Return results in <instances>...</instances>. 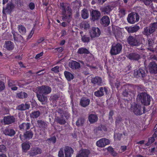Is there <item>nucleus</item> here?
I'll return each instance as SVG.
<instances>
[{
	"label": "nucleus",
	"mask_w": 157,
	"mask_h": 157,
	"mask_svg": "<svg viewBox=\"0 0 157 157\" xmlns=\"http://www.w3.org/2000/svg\"><path fill=\"white\" fill-rule=\"evenodd\" d=\"M60 9L62 10V17L63 21L69 23L71 21L72 17V11L70 6L67 7L64 2L60 4Z\"/></svg>",
	"instance_id": "f257e3e1"
},
{
	"label": "nucleus",
	"mask_w": 157,
	"mask_h": 157,
	"mask_svg": "<svg viewBox=\"0 0 157 157\" xmlns=\"http://www.w3.org/2000/svg\"><path fill=\"white\" fill-rule=\"evenodd\" d=\"M142 36L141 35L135 36H129L127 38V41L131 46H138L142 44Z\"/></svg>",
	"instance_id": "f03ea898"
},
{
	"label": "nucleus",
	"mask_w": 157,
	"mask_h": 157,
	"mask_svg": "<svg viewBox=\"0 0 157 157\" xmlns=\"http://www.w3.org/2000/svg\"><path fill=\"white\" fill-rule=\"evenodd\" d=\"M137 98L139 99L141 103L143 105L148 106L150 104L151 96L145 93H140L138 95Z\"/></svg>",
	"instance_id": "7ed1b4c3"
},
{
	"label": "nucleus",
	"mask_w": 157,
	"mask_h": 157,
	"mask_svg": "<svg viewBox=\"0 0 157 157\" xmlns=\"http://www.w3.org/2000/svg\"><path fill=\"white\" fill-rule=\"evenodd\" d=\"M65 157H71L72 155L74 152L73 149L71 147L66 146L64 149ZM59 157H64L63 151V148L60 149L58 152Z\"/></svg>",
	"instance_id": "20e7f679"
},
{
	"label": "nucleus",
	"mask_w": 157,
	"mask_h": 157,
	"mask_svg": "<svg viewBox=\"0 0 157 157\" xmlns=\"http://www.w3.org/2000/svg\"><path fill=\"white\" fill-rule=\"evenodd\" d=\"M157 29V25L155 23L151 24L148 27H145L142 33L147 36L154 33Z\"/></svg>",
	"instance_id": "39448f33"
},
{
	"label": "nucleus",
	"mask_w": 157,
	"mask_h": 157,
	"mask_svg": "<svg viewBox=\"0 0 157 157\" xmlns=\"http://www.w3.org/2000/svg\"><path fill=\"white\" fill-rule=\"evenodd\" d=\"M122 48V44L120 43H117L112 45L110 53L111 56L118 55L121 52Z\"/></svg>",
	"instance_id": "423d86ee"
},
{
	"label": "nucleus",
	"mask_w": 157,
	"mask_h": 157,
	"mask_svg": "<svg viewBox=\"0 0 157 157\" xmlns=\"http://www.w3.org/2000/svg\"><path fill=\"white\" fill-rule=\"evenodd\" d=\"M140 16L139 14L136 13L132 12L128 15L127 20L128 23L131 24H134L139 21Z\"/></svg>",
	"instance_id": "0eeeda50"
},
{
	"label": "nucleus",
	"mask_w": 157,
	"mask_h": 157,
	"mask_svg": "<svg viewBox=\"0 0 157 157\" xmlns=\"http://www.w3.org/2000/svg\"><path fill=\"white\" fill-rule=\"evenodd\" d=\"M147 73V71L144 68H140L134 71L133 75L136 78L143 80Z\"/></svg>",
	"instance_id": "6e6552de"
},
{
	"label": "nucleus",
	"mask_w": 157,
	"mask_h": 157,
	"mask_svg": "<svg viewBox=\"0 0 157 157\" xmlns=\"http://www.w3.org/2000/svg\"><path fill=\"white\" fill-rule=\"evenodd\" d=\"M38 93L44 95L49 94L52 91L51 87L46 85H43L37 88Z\"/></svg>",
	"instance_id": "1a4fd4ad"
},
{
	"label": "nucleus",
	"mask_w": 157,
	"mask_h": 157,
	"mask_svg": "<svg viewBox=\"0 0 157 157\" xmlns=\"http://www.w3.org/2000/svg\"><path fill=\"white\" fill-rule=\"evenodd\" d=\"M105 92L106 94L108 93V90L106 87H100L99 90L94 92V95L97 97H101L104 95Z\"/></svg>",
	"instance_id": "9d476101"
},
{
	"label": "nucleus",
	"mask_w": 157,
	"mask_h": 157,
	"mask_svg": "<svg viewBox=\"0 0 157 157\" xmlns=\"http://www.w3.org/2000/svg\"><path fill=\"white\" fill-rule=\"evenodd\" d=\"M90 20L91 21H98L100 17L101 14L100 12L96 10H93L90 14Z\"/></svg>",
	"instance_id": "9b49d317"
},
{
	"label": "nucleus",
	"mask_w": 157,
	"mask_h": 157,
	"mask_svg": "<svg viewBox=\"0 0 157 157\" xmlns=\"http://www.w3.org/2000/svg\"><path fill=\"white\" fill-rule=\"evenodd\" d=\"M133 112L136 116H140L142 114V106L141 105L136 104L133 108Z\"/></svg>",
	"instance_id": "f8f14e48"
},
{
	"label": "nucleus",
	"mask_w": 157,
	"mask_h": 157,
	"mask_svg": "<svg viewBox=\"0 0 157 157\" xmlns=\"http://www.w3.org/2000/svg\"><path fill=\"white\" fill-rule=\"evenodd\" d=\"M90 35L92 38L98 37L100 35V29L98 27H93L90 30Z\"/></svg>",
	"instance_id": "ddd939ff"
},
{
	"label": "nucleus",
	"mask_w": 157,
	"mask_h": 157,
	"mask_svg": "<svg viewBox=\"0 0 157 157\" xmlns=\"http://www.w3.org/2000/svg\"><path fill=\"white\" fill-rule=\"evenodd\" d=\"M15 121V119L13 116H8L5 117L1 121L4 124H9L14 122Z\"/></svg>",
	"instance_id": "4468645a"
},
{
	"label": "nucleus",
	"mask_w": 157,
	"mask_h": 157,
	"mask_svg": "<svg viewBox=\"0 0 157 157\" xmlns=\"http://www.w3.org/2000/svg\"><path fill=\"white\" fill-rule=\"evenodd\" d=\"M42 153V150L39 147H36L32 148L28 152V154L30 156H34Z\"/></svg>",
	"instance_id": "2eb2a0df"
},
{
	"label": "nucleus",
	"mask_w": 157,
	"mask_h": 157,
	"mask_svg": "<svg viewBox=\"0 0 157 157\" xmlns=\"http://www.w3.org/2000/svg\"><path fill=\"white\" fill-rule=\"evenodd\" d=\"M100 23L103 27H106L108 26L110 23V20L109 17L106 15L104 16L101 18Z\"/></svg>",
	"instance_id": "dca6fc26"
},
{
	"label": "nucleus",
	"mask_w": 157,
	"mask_h": 157,
	"mask_svg": "<svg viewBox=\"0 0 157 157\" xmlns=\"http://www.w3.org/2000/svg\"><path fill=\"white\" fill-rule=\"evenodd\" d=\"M109 140L108 139L103 138L97 141L96 144L99 147H102L109 144Z\"/></svg>",
	"instance_id": "f3484780"
},
{
	"label": "nucleus",
	"mask_w": 157,
	"mask_h": 157,
	"mask_svg": "<svg viewBox=\"0 0 157 157\" xmlns=\"http://www.w3.org/2000/svg\"><path fill=\"white\" fill-rule=\"evenodd\" d=\"M91 81L94 86H102L103 84L101 78L98 76L92 78Z\"/></svg>",
	"instance_id": "a211bd4d"
},
{
	"label": "nucleus",
	"mask_w": 157,
	"mask_h": 157,
	"mask_svg": "<svg viewBox=\"0 0 157 157\" xmlns=\"http://www.w3.org/2000/svg\"><path fill=\"white\" fill-rule=\"evenodd\" d=\"M127 58L131 60L138 61L140 58V56L136 52H132L127 56Z\"/></svg>",
	"instance_id": "6ab92c4d"
},
{
	"label": "nucleus",
	"mask_w": 157,
	"mask_h": 157,
	"mask_svg": "<svg viewBox=\"0 0 157 157\" xmlns=\"http://www.w3.org/2000/svg\"><path fill=\"white\" fill-rule=\"evenodd\" d=\"M149 72L151 74L157 73V64L154 62H151L148 65Z\"/></svg>",
	"instance_id": "aec40b11"
},
{
	"label": "nucleus",
	"mask_w": 157,
	"mask_h": 157,
	"mask_svg": "<svg viewBox=\"0 0 157 157\" xmlns=\"http://www.w3.org/2000/svg\"><path fill=\"white\" fill-rule=\"evenodd\" d=\"M90 151L87 149H83L79 151L76 157H88Z\"/></svg>",
	"instance_id": "412c9836"
},
{
	"label": "nucleus",
	"mask_w": 157,
	"mask_h": 157,
	"mask_svg": "<svg viewBox=\"0 0 157 157\" xmlns=\"http://www.w3.org/2000/svg\"><path fill=\"white\" fill-rule=\"evenodd\" d=\"M37 97L38 100L41 102L42 104H45L47 101V97L44 95L39 93L37 94Z\"/></svg>",
	"instance_id": "4be33fe9"
},
{
	"label": "nucleus",
	"mask_w": 157,
	"mask_h": 157,
	"mask_svg": "<svg viewBox=\"0 0 157 157\" xmlns=\"http://www.w3.org/2000/svg\"><path fill=\"white\" fill-rule=\"evenodd\" d=\"M4 45L6 49L9 51L13 50L14 47V43L10 41H6Z\"/></svg>",
	"instance_id": "5701e85b"
},
{
	"label": "nucleus",
	"mask_w": 157,
	"mask_h": 157,
	"mask_svg": "<svg viewBox=\"0 0 157 157\" xmlns=\"http://www.w3.org/2000/svg\"><path fill=\"white\" fill-rule=\"evenodd\" d=\"M30 107L29 103L26 102L25 104H21L18 105L17 107V109L20 111H24L27 109H29Z\"/></svg>",
	"instance_id": "b1692460"
},
{
	"label": "nucleus",
	"mask_w": 157,
	"mask_h": 157,
	"mask_svg": "<svg viewBox=\"0 0 157 157\" xmlns=\"http://www.w3.org/2000/svg\"><path fill=\"white\" fill-rule=\"evenodd\" d=\"M88 120L91 124H93L98 121V117L97 115L92 114L89 116Z\"/></svg>",
	"instance_id": "393cba45"
},
{
	"label": "nucleus",
	"mask_w": 157,
	"mask_h": 157,
	"mask_svg": "<svg viewBox=\"0 0 157 157\" xmlns=\"http://www.w3.org/2000/svg\"><path fill=\"white\" fill-rule=\"evenodd\" d=\"M90 101L89 99L86 98H82L80 101V105L82 107H85L89 104Z\"/></svg>",
	"instance_id": "a878e982"
},
{
	"label": "nucleus",
	"mask_w": 157,
	"mask_h": 157,
	"mask_svg": "<svg viewBox=\"0 0 157 157\" xmlns=\"http://www.w3.org/2000/svg\"><path fill=\"white\" fill-rule=\"evenodd\" d=\"M112 10V7L109 5L105 6L101 9V12L103 13L104 15L109 14L110 12Z\"/></svg>",
	"instance_id": "bb28decb"
},
{
	"label": "nucleus",
	"mask_w": 157,
	"mask_h": 157,
	"mask_svg": "<svg viewBox=\"0 0 157 157\" xmlns=\"http://www.w3.org/2000/svg\"><path fill=\"white\" fill-rule=\"evenodd\" d=\"M69 67L73 69H78L80 67V63L75 61H72L69 63Z\"/></svg>",
	"instance_id": "cd10ccee"
},
{
	"label": "nucleus",
	"mask_w": 157,
	"mask_h": 157,
	"mask_svg": "<svg viewBox=\"0 0 157 157\" xmlns=\"http://www.w3.org/2000/svg\"><path fill=\"white\" fill-rule=\"evenodd\" d=\"M31 144L29 142H26L23 143L21 146L23 151L25 152H27V151L29 149Z\"/></svg>",
	"instance_id": "c85d7f7f"
},
{
	"label": "nucleus",
	"mask_w": 157,
	"mask_h": 157,
	"mask_svg": "<svg viewBox=\"0 0 157 157\" xmlns=\"http://www.w3.org/2000/svg\"><path fill=\"white\" fill-rule=\"evenodd\" d=\"M48 123L42 120L37 121L36 126L38 128H46L48 125Z\"/></svg>",
	"instance_id": "c756f323"
},
{
	"label": "nucleus",
	"mask_w": 157,
	"mask_h": 157,
	"mask_svg": "<svg viewBox=\"0 0 157 157\" xmlns=\"http://www.w3.org/2000/svg\"><path fill=\"white\" fill-rule=\"evenodd\" d=\"M125 29L129 33H132L137 32L139 29L138 26H134L133 27H126Z\"/></svg>",
	"instance_id": "7c9ffc66"
},
{
	"label": "nucleus",
	"mask_w": 157,
	"mask_h": 157,
	"mask_svg": "<svg viewBox=\"0 0 157 157\" xmlns=\"http://www.w3.org/2000/svg\"><path fill=\"white\" fill-rule=\"evenodd\" d=\"M64 74L65 78L68 81H70L71 80L73 79L74 78V75L68 71H64Z\"/></svg>",
	"instance_id": "2f4dec72"
},
{
	"label": "nucleus",
	"mask_w": 157,
	"mask_h": 157,
	"mask_svg": "<svg viewBox=\"0 0 157 157\" xmlns=\"http://www.w3.org/2000/svg\"><path fill=\"white\" fill-rule=\"evenodd\" d=\"M4 133L6 135L12 136L14 135L15 132L14 130L13 129L6 128L4 130Z\"/></svg>",
	"instance_id": "473e14b6"
},
{
	"label": "nucleus",
	"mask_w": 157,
	"mask_h": 157,
	"mask_svg": "<svg viewBox=\"0 0 157 157\" xmlns=\"http://www.w3.org/2000/svg\"><path fill=\"white\" fill-rule=\"evenodd\" d=\"M14 6L12 3H8L6 5V8L3 7V12L4 13V10H6L7 12H11L14 8Z\"/></svg>",
	"instance_id": "72a5a7b5"
},
{
	"label": "nucleus",
	"mask_w": 157,
	"mask_h": 157,
	"mask_svg": "<svg viewBox=\"0 0 157 157\" xmlns=\"http://www.w3.org/2000/svg\"><path fill=\"white\" fill-rule=\"evenodd\" d=\"M78 54H89L90 53L88 49L84 47H82L79 48L77 52Z\"/></svg>",
	"instance_id": "f704fd0d"
},
{
	"label": "nucleus",
	"mask_w": 157,
	"mask_h": 157,
	"mask_svg": "<svg viewBox=\"0 0 157 157\" xmlns=\"http://www.w3.org/2000/svg\"><path fill=\"white\" fill-rule=\"evenodd\" d=\"M40 112L38 110L34 111L30 113V117L31 118H36L40 116Z\"/></svg>",
	"instance_id": "c9c22d12"
},
{
	"label": "nucleus",
	"mask_w": 157,
	"mask_h": 157,
	"mask_svg": "<svg viewBox=\"0 0 157 157\" xmlns=\"http://www.w3.org/2000/svg\"><path fill=\"white\" fill-rule=\"evenodd\" d=\"M81 15L82 18L84 19L87 18L89 17L88 11L85 9L82 10L81 11Z\"/></svg>",
	"instance_id": "e433bc0d"
},
{
	"label": "nucleus",
	"mask_w": 157,
	"mask_h": 157,
	"mask_svg": "<svg viewBox=\"0 0 157 157\" xmlns=\"http://www.w3.org/2000/svg\"><path fill=\"white\" fill-rule=\"evenodd\" d=\"M16 97L19 98L23 99L27 98L28 94L25 92L21 91L17 94Z\"/></svg>",
	"instance_id": "4c0bfd02"
},
{
	"label": "nucleus",
	"mask_w": 157,
	"mask_h": 157,
	"mask_svg": "<svg viewBox=\"0 0 157 157\" xmlns=\"http://www.w3.org/2000/svg\"><path fill=\"white\" fill-rule=\"evenodd\" d=\"M81 40L83 43H87L90 41V37L87 35H81Z\"/></svg>",
	"instance_id": "58836bf2"
},
{
	"label": "nucleus",
	"mask_w": 157,
	"mask_h": 157,
	"mask_svg": "<svg viewBox=\"0 0 157 157\" xmlns=\"http://www.w3.org/2000/svg\"><path fill=\"white\" fill-rule=\"evenodd\" d=\"M55 121L57 123L61 125L64 124L66 123L65 120L63 119V117H57L56 118Z\"/></svg>",
	"instance_id": "ea45409f"
},
{
	"label": "nucleus",
	"mask_w": 157,
	"mask_h": 157,
	"mask_svg": "<svg viewBox=\"0 0 157 157\" xmlns=\"http://www.w3.org/2000/svg\"><path fill=\"white\" fill-rule=\"evenodd\" d=\"M33 136V133L29 131H26L24 134L23 136L24 139L29 140L32 138Z\"/></svg>",
	"instance_id": "a19ab883"
},
{
	"label": "nucleus",
	"mask_w": 157,
	"mask_h": 157,
	"mask_svg": "<svg viewBox=\"0 0 157 157\" xmlns=\"http://www.w3.org/2000/svg\"><path fill=\"white\" fill-rule=\"evenodd\" d=\"M85 121V119L84 118L80 117L76 121V124L78 127L82 126L84 123Z\"/></svg>",
	"instance_id": "79ce46f5"
},
{
	"label": "nucleus",
	"mask_w": 157,
	"mask_h": 157,
	"mask_svg": "<svg viewBox=\"0 0 157 157\" xmlns=\"http://www.w3.org/2000/svg\"><path fill=\"white\" fill-rule=\"evenodd\" d=\"M59 97V95L58 94H52L50 96V100L53 102L55 103L57 102V100L58 99Z\"/></svg>",
	"instance_id": "37998d69"
},
{
	"label": "nucleus",
	"mask_w": 157,
	"mask_h": 157,
	"mask_svg": "<svg viewBox=\"0 0 157 157\" xmlns=\"http://www.w3.org/2000/svg\"><path fill=\"white\" fill-rule=\"evenodd\" d=\"M18 30L19 32L21 34H24L26 32V29L24 26L19 25L18 26Z\"/></svg>",
	"instance_id": "c03bdc74"
},
{
	"label": "nucleus",
	"mask_w": 157,
	"mask_h": 157,
	"mask_svg": "<svg viewBox=\"0 0 157 157\" xmlns=\"http://www.w3.org/2000/svg\"><path fill=\"white\" fill-rule=\"evenodd\" d=\"M82 27L85 29H89L90 27V24L86 21H85L81 23Z\"/></svg>",
	"instance_id": "a18cd8bd"
},
{
	"label": "nucleus",
	"mask_w": 157,
	"mask_h": 157,
	"mask_svg": "<svg viewBox=\"0 0 157 157\" xmlns=\"http://www.w3.org/2000/svg\"><path fill=\"white\" fill-rule=\"evenodd\" d=\"M155 140V138L153 136L149 138L148 141L145 144V145L146 146L150 145Z\"/></svg>",
	"instance_id": "49530a36"
},
{
	"label": "nucleus",
	"mask_w": 157,
	"mask_h": 157,
	"mask_svg": "<svg viewBox=\"0 0 157 157\" xmlns=\"http://www.w3.org/2000/svg\"><path fill=\"white\" fill-rule=\"evenodd\" d=\"M30 123H23L19 125V128H30Z\"/></svg>",
	"instance_id": "de8ad7c7"
},
{
	"label": "nucleus",
	"mask_w": 157,
	"mask_h": 157,
	"mask_svg": "<svg viewBox=\"0 0 157 157\" xmlns=\"http://www.w3.org/2000/svg\"><path fill=\"white\" fill-rule=\"evenodd\" d=\"M15 81L10 79H7V83L9 87H12L14 85Z\"/></svg>",
	"instance_id": "09e8293b"
},
{
	"label": "nucleus",
	"mask_w": 157,
	"mask_h": 157,
	"mask_svg": "<svg viewBox=\"0 0 157 157\" xmlns=\"http://www.w3.org/2000/svg\"><path fill=\"white\" fill-rule=\"evenodd\" d=\"M5 88V83L0 80V92L3 90Z\"/></svg>",
	"instance_id": "8fccbe9b"
},
{
	"label": "nucleus",
	"mask_w": 157,
	"mask_h": 157,
	"mask_svg": "<svg viewBox=\"0 0 157 157\" xmlns=\"http://www.w3.org/2000/svg\"><path fill=\"white\" fill-rule=\"evenodd\" d=\"M59 67L58 66H56L51 69V71L56 73H58L59 72Z\"/></svg>",
	"instance_id": "3c124183"
},
{
	"label": "nucleus",
	"mask_w": 157,
	"mask_h": 157,
	"mask_svg": "<svg viewBox=\"0 0 157 157\" xmlns=\"http://www.w3.org/2000/svg\"><path fill=\"white\" fill-rule=\"evenodd\" d=\"M56 138L55 136H52L48 140L52 142L53 144L55 143L56 142Z\"/></svg>",
	"instance_id": "603ef678"
},
{
	"label": "nucleus",
	"mask_w": 157,
	"mask_h": 157,
	"mask_svg": "<svg viewBox=\"0 0 157 157\" xmlns=\"http://www.w3.org/2000/svg\"><path fill=\"white\" fill-rule=\"evenodd\" d=\"M57 112L59 113L60 114V117H63L64 112L63 110L61 108H59L57 110Z\"/></svg>",
	"instance_id": "864d4df0"
},
{
	"label": "nucleus",
	"mask_w": 157,
	"mask_h": 157,
	"mask_svg": "<svg viewBox=\"0 0 157 157\" xmlns=\"http://www.w3.org/2000/svg\"><path fill=\"white\" fill-rule=\"evenodd\" d=\"M128 94V89H125L122 92V94L124 97H127Z\"/></svg>",
	"instance_id": "5fc2aeb1"
},
{
	"label": "nucleus",
	"mask_w": 157,
	"mask_h": 157,
	"mask_svg": "<svg viewBox=\"0 0 157 157\" xmlns=\"http://www.w3.org/2000/svg\"><path fill=\"white\" fill-rule=\"evenodd\" d=\"M6 151V147L4 145H0V152H4Z\"/></svg>",
	"instance_id": "6e6d98bb"
},
{
	"label": "nucleus",
	"mask_w": 157,
	"mask_h": 157,
	"mask_svg": "<svg viewBox=\"0 0 157 157\" xmlns=\"http://www.w3.org/2000/svg\"><path fill=\"white\" fill-rule=\"evenodd\" d=\"M122 136V134L121 133H117L116 134H115L114 136L115 137L116 136V137L115 138L116 140H121V136Z\"/></svg>",
	"instance_id": "4d7b16f0"
},
{
	"label": "nucleus",
	"mask_w": 157,
	"mask_h": 157,
	"mask_svg": "<svg viewBox=\"0 0 157 157\" xmlns=\"http://www.w3.org/2000/svg\"><path fill=\"white\" fill-rule=\"evenodd\" d=\"M29 7L31 10H33L34 9L35 5L33 2H31L29 4Z\"/></svg>",
	"instance_id": "13d9d810"
},
{
	"label": "nucleus",
	"mask_w": 157,
	"mask_h": 157,
	"mask_svg": "<svg viewBox=\"0 0 157 157\" xmlns=\"http://www.w3.org/2000/svg\"><path fill=\"white\" fill-rule=\"evenodd\" d=\"M43 54L44 52H43L37 54L35 57V59H39L40 57L43 56Z\"/></svg>",
	"instance_id": "bf43d9fd"
},
{
	"label": "nucleus",
	"mask_w": 157,
	"mask_h": 157,
	"mask_svg": "<svg viewBox=\"0 0 157 157\" xmlns=\"http://www.w3.org/2000/svg\"><path fill=\"white\" fill-rule=\"evenodd\" d=\"M115 86L117 90H118L120 86V82L119 81H117L115 83Z\"/></svg>",
	"instance_id": "052dcab7"
},
{
	"label": "nucleus",
	"mask_w": 157,
	"mask_h": 157,
	"mask_svg": "<svg viewBox=\"0 0 157 157\" xmlns=\"http://www.w3.org/2000/svg\"><path fill=\"white\" fill-rule=\"evenodd\" d=\"M148 46L149 47H152L153 45V40L149 39L148 40Z\"/></svg>",
	"instance_id": "680f3d73"
},
{
	"label": "nucleus",
	"mask_w": 157,
	"mask_h": 157,
	"mask_svg": "<svg viewBox=\"0 0 157 157\" xmlns=\"http://www.w3.org/2000/svg\"><path fill=\"white\" fill-rule=\"evenodd\" d=\"M44 40V37H42L40 38L37 41V44H39L40 43L42 42Z\"/></svg>",
	"instance_id": "e2e57ef3"
},
{
	"label": "nucleus",
	"mask_w": 157,
	"mask_h": 157,
	"mask_svg": "<svg viewBox=\"0 0 157 157\" xmlns=\"http://www.w3.org/2000/svg\"><path fill=\"white\" fill-rule=\"evenodd\" d=\"M34 33V30L33 29L30 32L29 35L28 36V38H30L33 36Z\"/></svg>",
	"instance_id": "0e129e2a"
},
{
	"label": "nucleus",
	"mask_w": 157,
	"mask_h": 157,
	"mask_svg": "<svg viewBox=\"0 0 157 157\" xmlns=\"http://www.w3.org/2000/svg\"><path fill=\"white\" fill-rule=\"evenodd\" d=\"M142 1L146 5H149L150 4V1L149 0H143Z\"/></svg>",
	"instance_id": "69168bd1"
},
{
	"label": "nucleus",
	"mask_w": 157,
	"mask_h": 157,
	"mask_svg": "<svg viewBox=\"0 0 157 157\" xmlns=\"http://www.w3.org/2000/svg\"><path fill=\"white\" fill-rule=\"evenodd\" d=\"M122 121V118H117L116 121V124H117L119 123H120Z\"/></svg>",
	"instance_id": "338daca9"
},
{
	"label": "nucleus",
	"mask_w": 157,
	"mask_h": 157,
	"mask_svg": "<svg viewBox=\"0 0 157 157\" xmlns=\"http://www.w3.org/2000/svg\"><path fill=\"white\" fill-rule=\"evenodd\" d=\"M55 49L59 53L62 52L63 50V48L61 47L56 48Z\"/></svg>",
	"instance_id": "774afa93"
}]
</instances>
